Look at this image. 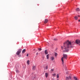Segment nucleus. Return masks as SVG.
<instances>
[{
    "instance_id": "f257e3e1",
    "label": "nucleus",
    "mask_w": 80,
    "mask_h": 80,
    "mask_svg": "<svg viewBox=\"0 0 80 80\" xmlns=\"http://www.w3.org/2000/svg\"><path fill=\"white\" fill-rule=\"evenodd\" d=\"M75 43V42H73V43L72 42H70V41L68 40L66 41L64 43V47H66L64 48L65 50L63 51V52H68V49H67V48H73V44Z\"/></svg>"
},
{
    "instance_id": "f03ea898",
    "label": "nucleus",
    "mask_w": 80,
    "mask_h": 80,
    "mask_svg": "<svg viewBox=\"0 0 80 80\" xmlns=\"http://www.w3.org/2000/svg\"><path fill=\"white\" fill-rule=\"evenodd\" d=\"M63 57H62L61 58V60L62 61V64H63V63H64V62L63 61V58H64L65 59H67V55L63 54Z\"/></svg>"
},
{
    "instance_id": "7ed1b4c3",
    "label": "nucleus",
    "mask_w": 80,
    "mask_h": 80,
    "mask_svg": "<svg viewBox=\"0 0 80 80\" xmlns=\"http://www.w3.org/2000/svg\"><path fill=\"white\" fill-rule=\"evenodd\" d=\"M22 51V49H20L18 50V51L16 53L17 55H19L21 53V52Z\"/></svg>"
},
{
    "instance_id": "20e7f679",
    "label": "nucleus",
    "mask_w": 80,
    "mask_h": 80,
    "mask_svg": "<svg viewBox=\"0 0 80 80\" xmlns=\"http://www.w3.org/2000/svg\"><path fill=\"white\" fill-rule=\"evenodd\" d=\"M48 19H45L44 22V23H47L48 22Z\"/></svg>"
},
{
    "instance_id": "39448f33",
    "label": "nucleus",
    "mask_w": 80,
    "mask_h": 80,
    "mask_svg": "<svg viewBox=\"0 0 80 80\" xmlns=\"http://www.w3.org/2000/svg\"><path fill=\"white\" fill-rule=\"evenodd\" d=\"M35 68H36V66H32V70H35Z\"/></svg>"
},
{
    "instance_id": "423d86ee",
    "label": "nucleus",
    "mask_w": 80,
    "mask_h": 80,
    "mask_svg": "<svg viewBox=\"0 0 80 80\" xmlns=\"http://www.w3.org/2000/svg\"><path fill=\"white\" fill-rule=\"evenodd\" d=\"M74 18L75 19V20H78V17L77 16H75L74 17Z\"/></svg>"
},
{
    "instance_id": "0eeeda50",
    "label": "nucleus",
    "mask_w": 80,
    "mask_h": 80,
    "mask_svg": "<svg viewBox=\"0 0 80 80\" xmlns=\"http://www.w3.org/2000/svg\"><path fill=\"white\" fill-rule=\"evenodd\" d=\"M73 78H74V80H79V79H78L77 78V77L74 76L73 77Z\"/></svg>"
},
{
    "instance_id": "6e6552de",
    "label": "nucleus",
    "mask_w": 80,
    "mask_h": 80,
    "mask_svg": "<svg viewBox=\"0 0 80 80\" xmlns=\"http://www.w3.org/2000/svg\"><path fill=\"white\" fill-rule=\"evenodd\" d=\"M45 55H47V54H48V51H47V50H45Z\"/></svg>"
},
{
    "instance_id": "1a4fd4ad",
    "label": "nucleus",
    "mask_w": 80,
    "mask_h": 80,
    "mask_svg": "<svg viewBox=\"0 0 80 80\" xmlns=\"http://www.w3.org/2000/svg\"><path fill=\"white\" fill-rule=\"evenodd\" d=\"M48 60L49 59V54H48L46 56Z\"/></svg>"
},
{
    "instance_id": "9d476101",
    "label": "nucleus",
    "mask_w": 80,
    "mask_h": 80,
    "mask_svg": "<svg viewBox=\"0 0 80 80\" xmlns=\"http://www.w3.org/2000/svg\"><path fill=\"white\" fill-rule=\"evenodd\" d=\"M48 73L46 72L45 73V76L46 78H47V77H48Z\"/></svg>"
},
{
    "instance_id": "9b49d317",
    "label": "nucleus",
    "mask_w": 80,
    "mask_h": 80,
    "mask_svg": "<svg viewBox=\"0 0 80 80\" xmlns=\"http://www.w3.org/2000/svg\"><path fill=\"white\" fill-rule=\"evenodd\" d=\"M32 79V80H34L35 78V77L33 76H32L31 78Z\"/></svg>"
},
{
    "instance_id": "f8f14e48",
    "label": "nucleus",
    "mask_w": 80,
    "mask_h": 80,
    "mask_svg": "<svg viewBox=\"0 0 80 80\" xmlns=\"http://www.w3.org/2000/svg\"><path fill=\"white\" fill-rule=\"evenodd\" d=\"M76 11L77 12H79V11H80V9H79V8H77L76 9Z\"/></svg>"
},
{
    "instance_id": "ddd939ff",
    "label": "nucleus",
    "mask_w": 80,
    "mask_h": 80,
    "mask_svg": "<svg viewBox=\"0 0 80 80\" xmlns=\"http://www.w3.org/2000/svg\"><path fill=\"white\" fill-rule=\"evenodd\" d=\"M51 60H54V58L53 57H51Z\"/></svg>"
},
{
    "instance_id": "4468645a",
    "label": "nucleus",
    "mask_w": 80,
    "mask_h": 80,
    "mask_svg": "<svg viewBox=\"0 0 80 80\" xmlns=\"http://www.w3.org/2000/svg\"><path fill=\"white\" fill-rule=\"evenodd\" d=\"M26 49H24L23 51H22V53H24L25 52H26Z\"/></svg>"
},
{
    "instance_id": "2eb2a0df",
    "label": "nucleus",
    "mask_w": 80,
    "mask_h": 80,
    "mask_svg": "<svg viewBox=\"0 0 80 80\" xmlns=\"http://www.w3.org/2000/svg\"><path fill=\"white\" fill-rule=\"evenodd\" d=\"M27 63L28 65H30V61L29 60H28L27 61Z\"/></svg>"
},
{
    "instance_id": "dca6fc26",
    "label": "nucleus",
    "mask_w": 80,
    "mask_h": 80,
    "mask_svg": "<svg viewBox=\"0 0 80 80\" xmlns=\"http://www.w3.org/2000/svg\"><path fill=\"white\" fill-rule=\"evenodd\" d=\"M57 78H59V74H57Z\"/></svg>"
},
{
    "instance_id": "f3484780",
    "label": "nucleus",
    "mask_w": 80,
    "mask_h": 80,
    "mask_svg": "<svg viewBox=\"0 0 80 80\" xmlns=\"http://www.w3.org/2000/svg\"><path fill=\"white\" fill-rule=\"evenodd\" d=\"M52 76H53V77H56V74L55 73L52 74Z\"/></svg>"
},
{
    "instance_id": "a211bd4d",
    "label": "nucleus",
    "mask_w": 80,
    "mask_h": 80,
    "mask_svg": "<svg viewBox=\"0 0 80 80\" xmlns=\"http://www.w3.org/2000/svg\"><path fill=\"white\" fill-rule=\"evenodd\" d=\"M57 55H58V54L57 53H56V52L55 53V57H57Z\"/></svg>"
},
{
    "instance_id": "6ab92c4d",
    "label": "nucleus",
    "mask_w": 80,
    "mask_h": 80,
    "mask_svg": "<svg viewBox=\"0 0 80 80\" xmlns=\"http://www.w3.org/2000/svg\"><path fill=\"white\" fill-rule=\"evenodd\" d=\"M38 50L39 51H41V50H42V48H38Z\"/></svg>"
},
{
    "instance_id": "aec40b11",
    "label": "nucleus",
    "mask_w": 80,
    "mask_h": 80,
    "mask_svg": "<svg viewBox=\"0 0 80 80\" xmlns=\"http://www.w3.org/2000/svg\"><path fill=\"white\" fill-rule=\"evenodd\" d=\"M51 72H53V71H54V69H52L51 70Z\"/></svg>"
},
{
    "instance_id": "412c9836",
    "label": "nucleus",
    "mask_w": 80,
    "mask_h": 80,
    "mask_svg": "<svg viewBox=\"0 0 80 80\" xmlns=\"http://www.w3.org/2000/svg\"><path fill=\"white\" fill-rule=\"evenodd\" d=\"M46 70H47V69H48V66H46Z\"/></svg>"
},
{
    "instance_id": "4be33fe9",
    "label": "nucleus",
    "mask_w": 80,
    "mask_h": 80,
    "mask_svg": "<svg viewBox=\"0 0 80 80\" xmlns=\"http://www.w3.org/2000/svg\"><path fill=\"white\" fill-rule=\"evenodd\" d=\"M54 40H55V41H57V39L54 38Z\"/></svg>"
},
{
    "instance_id": "5701e85b",
    "label": "nucleus",
    "mask_w": 80,
    "mask_h": 80,
    "mask_svg": "<svg viewBox=\"0 0 80 80\" xmlns=\"http://www.w3.org/2000/svg\"><path fill=\"white\" fill-rule=\"evenodd\" d=\"M61 48L62 50H63V47L61 46Z\"/></svg>"
},
{
    "instance_id": "b1692460",
    "label": "nucleus",
    "mask_w": 80,
    "mask_h": 80,
    "mask_svg": "<svg viewBox=\"0 0 80 80\" xmlns=\"http://www.w3.org/2000/svg\"><path fill=\"white\" fill-rule=\"evenodd\" d=\"M16 72H17V73H18V70H17L16 71Z\"/></svg>"
},
{
    "instance_id": "393cba45",
    "label": "nucleus",
    "mask_w": 80,
    "mask_h": 80,
    "mask_svg": "<svg viewBox=\"0 0 80 80\" xmlns=\"http://www.w3.org/2000/svg\"><path fill=\"white\" fill-rule=\"evenodd\" d=\"M38 54V52L36 53V55H37Z\"/></svg>"
},
{
    "instance_id": "a878e982",
    "label": "nucleus",
    "mask_w": 80,
    "mask_h": 80,
    "mask_svg": "<svg viewBox=\"0 0 80 80\" xmlns=\"http://www.w3.org/2000/svg\"><path fill=\"white\" fill-rule=\"evenodd\" d=\"M28 54H27V57H28Z\"/></svg>"
},
{
    "instance_id": "bb28decb",
    "label": "nucleus",
    "mask_w": 80,
    "mask_h": 80,
    "mask_svg": "<svg viewBox=\"0 0 80 80\" xmlns=\"http://www.w3.org/2000/svg\"><path fill=\"white\" fill-rule=\"evenodd\" d=\"M78 17H80V16L79 15H78Z\"/></svg>"
},
{
    "instance_id": "cd10ccee",
    "label": "nucleus",
    "mask_w": 80,
    "mask_h": 80,
    "mask_svg": "<svg viewBox=\"0 0 80 80\" xmlns=\"http://www.w3.org/2000/svg\"><path fill=\"white\" fill-rule=\"evenodd\" d=\"M79 22H80V20H78Z\"/></svg>"
}]
</instances>
